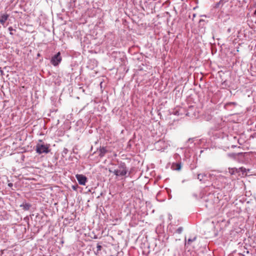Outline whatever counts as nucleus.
Masks as SVG:
<instances>
[{
	"instance_id": "4468645a",
	"label": "nucleus",
	"mask_w": 256,
	"mask_h": 256,
	"mask_svg": "<svg viewBox=\"0 0 256 256\" xmlns=\"http://www.w3.org/2000/svg\"><path fill=\"white\" fill-rule=\"evenodd\" d=\"M96 248H97V250L98 251L102 249V246L100 244H98L97 246H96Z\"/></svg>"
},
{
	"instance_id": "6ab92c4d",
	"label": "nucleus",
	"mask_w": 256,
	"mask_h": 256,
	"mask_svg": "<svg viewBox=\"0 0 256 256\" xmlns=\"http://www.w3.org/2000/svg\"><path fill=\"white\" fill-rule=\"evenodd\" d=\"M67 150V149H64V152H65V154H66Z\"/></svg>"
},
{
	"instance_id": "9b49d317",
	"label": "nucleus",
	"mask_w": 256,
	"mask_h": 256,
	"mask_svg": "<svg viewBox=\"0 0 256 256\" xmlns=\"http://www.w3.org/2000/svg\"><path fill=\"white\" fill-rule=\"evenodd\" d=\"M196 240V237H194L192 238H188V244H190V242H194Z\"/></svg>"
},
{
	"instance_id": "2eb2a0df",
	"label": "nucleus",
	"mask_w": 256,
	"mask_h": 256,
	"mask_svg": "<svg viewBox=\"0 0 256 256\" xmlns=\"http://www.w3.org/2000/svg\"><path fill=\"white\" fill-rule=\"evenodd\" d=\"M163 142H163V141H162V140H159V141L157 142L156 143V146H158V145H160V144H162Z\"/></svg>"
},
{
	"instance_id": "dca6fc26",
	"label": "nucleus",
	"mask_w": 256,
	"mask_h": 256,
	"mask_svg": "<svg viewBox=\"0 0 256 256\" xmlns=\"http://www.w3.org/2000/svg\"><path fill=\"white\" fill-rule=\"evenodd\" d=\"M106 152V149H105V148H102L101 150V154H104Z\"/></svg>"
},
{
	"instance_id": "7ed1b4c3",
	"label": "nucleus",
	"mask_w": 256,
	"mask_h": 256,
	"mask_svg": "<svg viewBox=\"0 0 256 256\" xmlns=\"http://www.w3.org/2000/svg\"><path fill=\"white\" fill-rule=\"evenodd\" d=\"M214 180H215L216 181H218V182H220L222 184V186L223 184H228L229 182V179L222 175L219 174L218 176H213Z\"/></svg>"
},
{
	"instance_id": "1a4fd4ad",
	"label": "nucleus",
	"mask_w": 256,
	"mask_h": 256,
	"mask_svg": "<svg viewBox=\"0 0 256 256\" xmlns=\"http://www.w3.org/2000/svg\"><path fill=\"white\" fill-rule=\"evenodd\" d=\"M172 168L174 170H180L181 169V163H173L172 166Z\"/></svg>"
},
{
	"instance_id": "f8f14e48",
	"label": "nucleus",
	"mask_w": 256,
	"mask_h": 256,
	"mask_svg": "<svg viewBox=\"0 0 256 256\" xmlns=\"http://www.w3.org/2000/svg\"><path fill=\"white\" fill-rule=\"evenodd\" d=\"M182 230H183V228H182V227H180V228H178L176 230V232H177V233H178V234H180V233H182Z\"/></svg>"
},
{
	"instance_id": "9d476101",
	"label": "nucleus",
	"mask_w": 256,
	"mask_h": 256,
	"mask_svg": "<svg viewBox=\"0 0 256 256\" xmlns=\"http://www.w3.org/2000/svg\"><path fill=\"white\" fill-rule=\"evenodd\" d=\"M20 206L22 207L24 210H28L30 209V205L29 204L26 203L20 205Z\"/></svg>"
},
{
	"instance_id": "6e6552de",
	"label": "nucleus",
	"mask_w": 256,
	"mask_h": 256,
	"mask_svg": "<svg viewBox=\"0 0 256 256\" xmlns=\"http://www.w3.org/2000/svg\"><path fill=\"white\" fill-rule=\"evenodd\" d=\"M9 15L7 14H4L0 16V24L4 26L6 22L8 20Z\"/></svg>"
},
{
	"instance_id": "39448f33",
	"label": "nucleus",
	"mask_w": 256,
	"mask_h": 256,
	"mask_svg": "<svg viewBox=\"0 0 256 256\" xmlns=\"http://www.w3.org/2000/svg\"><path fill=\"white\" fill-rule=\"evenodd\" d=\"M242 172V174H247L246 168L243 167H240L239 168H228V172L232 175L234 174L235 173L239 172Z\"/></svg>"
},
{
	"instance_id": "f257e3e1",
	"label": "nucleus",
	"mask_w": 256,
	"mask_h": 256,
	"mask_svg": "<svg viewBox=\"0 0 256 256\" xmlns=\"http://www.w3.org/2000/svg\"><path fill=\"white\" fill-rule=\"evenodd\" d=\"M109 172L113 173L116 176H126L128 173V169L124 162L120 164L116 168H110Z\"/></svg>"
},
{
	"instance_id": "423d86ee",
	"label": "nucleus",
	"mask_w": 256,
	"mask_h": 256,
	"mask_svg": "<svg viewBox=\"0 0 256 256\" xmlns=\"http://www.w3.org/2000/svg\"><path fill=\"white\" fill-rule=\"evenodd\" d=\"M76 177L80 184L82 186L86 185V184L87 182V178L86 176L82 174H78L76 176Z\"/></svg>"
},
{
	"instance_id": "f3484780",
	"label": "nucleus",
	"mask_w": 256,
	"mask_h": 256,
	"mask_svg": "<svg viewBox=\"0 0 256 256\" xmlns=\"http://www.w3.org/2000/svg\"><path fill=\"white\" fill-rule=\"evenodd\" d=\"M13 186V184L12 183H9L8 184V186L10 188L12 187Z\"/></svg>"
},
{
	"instance_id": "0eeeda50",
	"label": "nucleus",
	"mask_w": 256,
	"mask_h": 256,
	"mask_svg": "<svg viewBox=\"0 0 256 256\" xmlns=\"http://www.w3.org/2000/svg\"><path fill=\"white\" fill-rule=\"evenodd\" d=\"M214 174H209L208 176L207 174H200L198 175V178L200 181H204L206 180V178H210V180L212 179Z\"/></svg>"
},
{
	"instance_id": "f03ea898",
	"label": "nucleus",
	"mask_w": 256,
	"mask_h": 256,
	"mask_svg": "<svg viewBox=\"0 0 256 256\" xmlns=\"http://www.w3.org/2000/svg\"><path fill=\"white\" fill-rule=\"evenodd\" d=\"M49 144L44 143H38L36 146V150L38 154H48L50 152Z\"/></svg>"
},
{
	"instance_id": "aec40b11",
	"label": "nucleus",
	"mask_w": 256,
	"mask_h": 256,
	"mask_svg": "<svg viewBox=\"0 0 256 256\" xmlns=\"http://www.w3.org/2000/svg\"><path fill=\"white\" fill-rule=\"evenodd\" d=\"M254 14H256V10L254 12Z\"/></svg>"
},
{
	"instance_id": "20e7f679",
	"label": "nucleus",
	"mask_w": 256,
	"mask_h": 256,
	"mask_svg": "<svg viewBox=\"0 0 256 256\" xmlns=\"http://www.w3.org/2000/svg\"><path fill=\"white\" fill-rule=\"evenodd\" d=\"M62 60V58L60 56V52H58L52 58L50 62L54 66H56L60 63Z\"/></svg>"
},
{
	"instance_id": "ddd939ff",
	"label": "nucleus",
	"mask_w": 256,
	"mask_h": 256,
	"mask_svg": "<svg viewBox=\"0 0 256 256\" xmlns=\"http://www.w3.org/2000/svg\"><path fill=\"white\" fill-rule=\"evenodd\" d=\"M8 30L10 31V33L11 35H13L14 34L12 32V30H14L12 26H10L8 28Z\"/></svg>"
},
{
	"instance_id": "412c9836",
	"label": "nucleus",
	"mask_w": 256,
	"mask_h": 256,
	"mask_svg": "<svg viewBox=\"0 0 256 256\" xmlns=\"http://www.w3.org/2000/svg\"><path fill=\"white\" fill-rule=\"evenodd\" d=\"M228 32H230V29L228 28Z\"/></svg>"
},
{
	"instance_id": "a211bd4d",
	"label": "nucleus",
	"mask_w": 256,
	"mask_h": 256,
	"mask_svg": "<svg viewBox=\"0 0 256 256\" xmlns=\"http://www.w3.org/2000/svg\"><path fill=\"white\" fill-rule=\"evenodd\" d=\"M238 156H240V157H242L244 156V154H238Z\"/></svg>"
}]
</instances>
